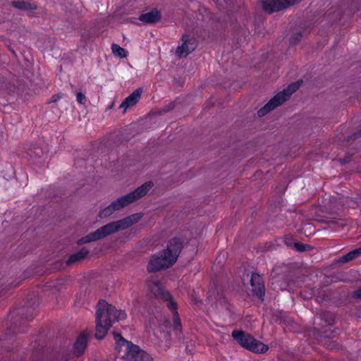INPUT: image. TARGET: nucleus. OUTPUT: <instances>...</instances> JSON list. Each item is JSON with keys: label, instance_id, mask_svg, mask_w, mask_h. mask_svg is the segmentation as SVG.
<instances>
[{"label": "nucleus", "instance_id": "f257e3e1", "mask_svg": "<svg viewBox=\"0 0 361 361\" xmlns=\"http://www.w3.org/2000/svg\"><path fill=\"white\" fill-rule=\"evenodd\" d=\"M183 247V240L180 238L170 239L166 249L150 257L147 267V271L157 272L173 266L176 262Z\"/></svg>", "mask_w": 361, "mask_h": 361}, {"label": "nucleus", "instance_id": "f03ea898", "mask_svg": "<svg viewBox=\"0 0 361 361\" xmlns=\"http://www.w3.org/2000/svg\"><path fill=\"white\" fill-rule=\"evenodd\" d=\"M126 318L125 311L118 310L106 300H100L96 312L95 338L98 340L104 338L114 323Z\"/></svg>", "mask_w": 361, "mask_h": 361}, {"label": "nucleus", "instance_id": "7ed1b4c3", "mask_svg": "<svg viewBox=\"0 0 361 361\" xmlns=\"http://www.w3.org/2000/svg\"><path fill=\"white\" fill-rule=\"evenodd\" d=\"M142 216V213H135L118 221L110 222L79 239L78 244L82 245L98 240L119 231L127 229L132 225L137 223Z\"/></svg>", "mask_w": 361, "mask_h": 361}, {"label": "nucleus", "instance_id": "20e7f679", "mask_svg": "<svg viewBox=\"0 0 361 361\" xmlns=\"http://www.w3.org/2000/svg\"><path fill=\"white\" fill-rule=\"evenodd\" d=\"M116 340V348L118 352L122 347H125L124 357L130 361H152V357L145 350L141 349L139 345L125 339L120 334L114 333Z\"/></svg>", "mask_w": 361, "mask_h": 361}, {"label": "nucleus", "instance_id": "39448f33", "mask_svg": "<svg viewBox=\"0 0 361 361\" xmlns=\"http://www.w3.org/2000/svg\"><path fill=\"white\" fill-rule=\"evenodd\" d=\"M157 288L156 297H159L163 301L166 302V307L172 313L173 330L177 333H182V324L179 314L178 312V304L173 300L172 295L168 290H165L159 281L154 283Z\"/></svg>", "mask_w": 361, "mask_h": 361}, {"label": "nucleus", "instance_id": "423d86ee", "mask_svg": "<svg viewBox=\"0 0 361 361\" xmlns=\"http://www.w3.org/2000/svg\"><path fill=\"white\" fill-rule=\"evenodd\" d=\"M301 83L302 81L292 82L286 89L278 92L263 107L257 111L258 116H264L269 111L281 106L290 98L293 93L299 89Z\"/></svg>", "mask_w": 361, "mask_h": 361}, {"label": "nucleus", "instance_id": "0eeeda50", "mask_svg": "<svg viewBox=\"0 0 361 361\" xmlns=\"http://www.w3.org/2000/svg\"><path fill=\"white\" fill-rule=\"evenodd\" d=\"M232 337L241 347L254 353H265L269 350L267 345L243 331H233Z\"/></svg>", "mask_w": 361, "mask_h": 361}, {"label": "nucleus", "instance_id": "6e6552de", "mask_svg": "<svg viewBox=\"0 0 361 361\" xmlns=\"http://www.w3.org/2000/svg\"><path fill=\"white\" fill-rule=\"evenodd\" d=\"M232 337L241 347L254 353H265L269 350L267 345L243 331H233Z\"/></svg>", "mask_w": 361, "mask_h": 361}, {"label": "nucleus", "instance_id": "1a4fd4ad", "mask_svg": "<svg viewBox=\"0 0 361 361\" xmlns=\"http://www.w3.org/2000/svg\"><path fill=\"white\" fill-rule=\"evenodd\" d=\"M152 186L153 183L152 181L146 182L137 188L133 192L121 196L112 202V206H114L116 211L119 210L144 197L145 195H147Z\"/></svg>", "mask_w": 361, "mask_h": 361}, {"label": "nucleus", "instance_id": "9d476101", "mask_svg": "<svg viewBox=\"0 0 361 361\" xmlns=\"http://www.w3.org/2000/svg\"><path fill=\"white\" fill-rule=\"evenodd\" d=\"M302 0H264L261 1L262 8L268 13L283 11Z\"/></svg>", "mask_w": 361, "mask_h": 361}, {"label": "nucleus", "instance_id": "9b49d317", "mask_svg": "<svg viewBox=\"0 0 361 361\" xmlns=\"http://www.w3.org/2000/svg\"><path fill=\"white\" fill-rule=\"evenodd\" d=\"M181 40L183 43L180 46L178 47L176 50L177 54L180 56H187L192 53L198 45L197 39L190 35H183Z\"/></svg>", "mask_w": 361, "mask_h": 361}, {"label": "nucleus", "instance_id": "f8f14e48", "mask_svg": "<svg viewBox=\"0 0 361 361\" xmlns=\"http://www.w3.org/2000/svg\"><path fill=\"white\" fill-rule=\"evenodd\" d=\"M23 157L29 161L37 165H42L47 158V154L42 147L34 146L27 149Z\"/></svg>", "mask_w": 361, "mask_h": 361}, {"label": "nucleus", "instance_id": "ddd939ff", "mask_svg": "<svg viewBox=\"0 0 361 361\" xmlns=\"http://www.w3.org/2000/svg\"><path fill=\"white\" fill-rule=\"evenodd\" d=\"M250 285L253 295L264 301L265 296V286L262 276L253 272L250 278Z\"/></svg>", "mask_w": 361, "mask_h": 361}, {"label": "nucleus", "instance_id": "4468645a", "mask_svg": "<svg viewBox=\"0 0 361 361\" xmlns=\"http://www.w3.org/2000/svg\"><path fill=\"white\" fill-rule=\"evenodd\" d=\"M90 336L91 331L88 330L83 331L78 335L73 345V354L76 357H79L84 353Z\"/></svg>", "mask_w": 361, "mask_h": 361}, {"label": "nucleus", "instance_id": "2eb2a0df", "mask_svg": "<svg viewBox=\"0 0 361 361\" xmlns=\"http://www.w3.org/2000/svg\"><path fill=\"white\" fill-rule=\"evenodd\" d=\"M142 89L137 88L130 94H129L120 104V109H124L126 111L128 108L135 105L141 97Z\"/></svg>", "mask_w": 361, "mask_h": 361}, {"label": "nucleus", "instance_id": "dca6fc26", "mask_svg": "<svg viewBox=\"0 0 361 361\" xmlns=\"http://www.w3.org/2000/svg\"><path fill=\"white\" fill-rule=\"evenodd\" d=\"M161 18V12L157 8H154L149 12L142 13L138 18L140 21L147 24L156 23L159 22Z\"/></svg>", "mask_w": 361, "mask_h": 361}, {"label": "nucleus", "instance_id": "f3484780", "mask_svg": "<svg viewBox=\"0 0 361 361\" xmlns=\"http://www.w3.org/2000/svg\"><path fill=\"white\" fill-rule=\"evenodd\" d=\"M88 254L89 250L85 247H82L79 251L70 255L67 260V264L70 265L78 262L85 259Z\"/></svg>", "mask_w": 361, "mask_h": 361}, {"label": "nucleus", "instance_id": "a211bd4d", "mask_svg": "<svg viewBox=\"0 0 361 361\" xmlns=\"http://www.w3.org/2000/svg\"><path fill=\"white\" fill-rule=\"evenodd\" d=\"M12 6L22 11H32L37 8L35 4H31L23 0L12 1Z\"/></svg>", "mask_w": 361, "mask_h": 361}, {"label": "nucleus", "instance_id": "6ab92c4d", "mask_svg": "<svg viewBox=\"0 0 361 361\" xmlns=\"http://www.w3.org/2000/svg\"><path fill=\"white\" fill-rule=\"evenodd\" d=\"M361 255V247L356 248L352 251L348 252L347 254L343 255L341 259L340 262L342 263H347L348 262H350L359 256Z\"/></svg>", "mask_w": 361, "mask_h": 361}, {"label": "nucleus", "instance_id": "aec40b11", "mask_svg": "<svg viewBox=\"0 0 361 361\" xmlns=\"http://www.w3.org/2000/svg\"><path fill=\"white\" fill-rule=\"evenodd\" d=\"M111 50L115 56L120 58H125L127 56L128 51L124 48H122L116 44H113L111 45Z\"/></svg>", "mask_w": 361, "mask_h": 361}, {"label": "nucleus", "instance_id": "412c9836", "mask_svg": "<svg viewBox=\"0 0 361 361\" xmlns=\"http://www.w3.org/2000/svg\"><path fill=\"white\" fill-rule=\"evenodd\" d=\"M116 209L112 206L111 203L109 205L106 207L104 209H102L99 212V216L101 219L106 218L110 215H111L114 212H116Z\"/></svg>", "mask_w": 361, "mask_h": 361}, {"label": "nucleus", "instance_id": "4be33fe9", "mask_svg": "<svg viewBox=\"0 0 361 361\" xmlns=\"http://www.w3.org/2000/svg\"><path fill=\"white\" fill-rule=\"evenodd\" d=\"M322 319L324 320L328 325H333L335 322V316L330 312H323L321 313Z\"/></svg>", "mask_w": 361, "mask_h": 361}, {"label": "nucleus", "instance_id": "5701e85b", "mask_svg": "<svg viewBox=\"0 0 361 361\" xmlns=\"http://www.w3.org/2000/svg\"><path fill=\"white\" fill-rule=\"evenodd\" d=\"M43 360V352L42 349L36 348L32 353L31 361H42Z\"/></svg>", "mask_w": 361, "mask_h": 361}, {"label": "nucleus", "instance_id": "b1692460", "mask_svg": "<svg viewBox=\"0 0 361 361\" xmlns=\"http://www.w3.org/2000/svg\"><path fill=\"white\" fill-rule=\"evenodd\" d=\"M293 247H294V249L299 252L307 251V250H310V248H311L310 245H307V244L300 243L298 242L295 243L293 245Z\"/></svg>", "mask_w": 361, "mask_h": 361}, {"label": "nucleus", "instance_id": "393cba45", "mask_svg": "<svg viewBox=\"0 0 361 361\" xmlns=\"http://www.w3.org/2000/svg\"><path fill=\"white\" fill-rule=\"evenodd\" d=\"M302 35L301 32H295L294 33L290 38V44L291 45H295L298 43L302 39Z\"/></svg>", "mask_w": 361, "mask_h": 361}, {"label": "nucleus", "instance_id": "a878e982", "mask_svg": "<svg viewBox=\"0 0 361 361\" xmlns=\"http://www.w3.org/2000/svg\"><path fill=\"white\" fill-rule=\"evenodd\" d=\"M76 99L80 104H85L87 101L85 95L82 92H78L76 94Z\"/></svg>", "mask_w": 361, "mask_h": 361}, {"label": "nucleus", "instance_id": "bb28decb", "mask_svg": "<svg viewBox=\"0 0 361 361\" xmlns=\"http://www.w3.org/2000/svg\"><path fill=\"white\" fill-rule=\"evenodd\" d=\"M62 97H63L62 93H58V94H54L50 98L49 103H56Z\"/></svg>", "mask_w": 361, "mask_h": 361}, {"label": "nucleus", "instance_id": "cd10ccee", "mask_svg": "<svg viewBox=\"0 0 361 361\" xmlns=\"http://www.w3.org/2000/svg\"><path fill=\"white\" fill-rule=\"evenodd\" d=\"M353 296L356 299L361 300V286L354 291Z\"/></svg>", "mask_w": 361, "mask_h": 361}, {"label": "nucleus", "instance_id": "c85d7f7f", "mask_svg": "<svg viewBox=\"0 0 361 361\" xmlns=\"http://www.w3.org/2000/svg\"><path fill=\"white\" fill-rule=\"evenodd\" d=\"M291 240V236L286 235V238H285V243H286L288 246H290V244L288 243V240Z\"/></svg>", "mask_w": 361, "mask_h": 361}, {"label": "nucleus", "instance_id": "c756f323", "mask_svg": "<svg viewBox=\"0 0 361 361\" xmlns=\"http://www.w3.org/2000/svg\"><path fill=\"white\" fill-rule=\"evenodd\" d=\"M192 300L195 302V303H197L199 302V300L197 298V297L194 295H192Z\"/></svg>", "mask_w": 361, "mask_h": 361}, {"label": "nucleus", "instance_id": "7c9ffc66", "mask_svg": "<svg viewBox=\"0 0 361 361\" xmlns=\"http://www.w3.org/2000/svg\"><path fill=\"white\" fill-rule=\"evenodd\" d=\"M358 135H361V128L359 130Z\"/></svg>", "mask_w": 361, "mask_h": 361}, {"label": "nucleus", "instance_id": "2f4dec72", "mask_svg": "<svg viewBox=\"0 0 361 361\" xmlns=\"http://www.w3.org/2000/svg\"><path fill=\"white\" fill-rule=\"evenodd\" d=\"M18 361H24V360L23 358H21L20 360Z\"/></svg>", "mask_w": 361, "mask_h": 361}, {"label": "nucleus", "instance_id": "473e14b6", "mask_svg": "<svg viewBox=\"0 0 361 361\" xmlns=\"http://www.w3.org/2000/svg\"><path fill=\"white\" fill-rule=\"evenodd\" d=\"M228 0H224L225 2H227Z\"/></svg>", "mask_w": 361, "mask_h": 361}, {"label": "nucleus", "instance_id": "72a5a7b5", "mask_svg": "<svg viewBox=\"0 0 361 361\" xmlns=\"http://www.w3.org/2000/svg\"><path fill=\"white\" fill-rule=\"evenodd\" d=\"M8 361H11L10 360H8Z\"/></svg>", "mask_w": 361, "mask_h": 361}]
</instances>
